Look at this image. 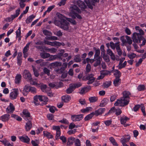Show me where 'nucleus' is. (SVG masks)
Here are the masks:
<instances>
[{"label":"nucleus","instance_id":"ddd939ff","mask_svg":"<svg viewBox=\"0 0 146 146\" xmlns=\"http://www.w3.org/2000/svg\"><path fill=\"white\" fill-rule=\"evenodd\" d=\"M129 119V118L123 115L120 118V122L121 124L124 125L125 127L129 125V124L126 123V121Z\"/></svg>","mask_w":146,"mask_h":146},{"label":"nucleus","instance_id":"7ed1b4c3","mask_svg":"<svg viewBox=\"0 0 146 146\" xmlns=\"http://www.w3.org/2000/svg\"><path fill=\"white\" fill-rule=\"evenodd\" d=\"M60 27L65 31H68L69 32L71 31V29L69 23L66 20H63L62 23L61 24Z\"/></svg>","mask_w":146,"mask_h":146},{"label":"nucleus","instance_id":"3c124183","mask_svg":"<svg viewBox=\"0 0 146 146\" xmlns=\"http://www.w3.org/2000/svg\"><path fill=\"white\" fill-rule=\"evenodd\" d=\"M46 50L52 53H54L56 52L57 50L56 49L54 48H47L46 49Z\"/></svg>","mask_w":146,"mask_h":146},{"label":"nucleus","instance_id":"9d476101","mask_svg":"<svg viewBox=\"0 0 146 146\" xmlns=\"http://www.w3.org/2000/svg\"><path fill=\"white\" fill-rule=\"evenodd\" d=\"M70 9L71 11L70 15H72L76 13H80L81 11L75 5H73L70 7Z\"/></svg>","mask_w":146,"mask_h":146},{"label":"nucleus","instance_id":"79ce46f5","mask_svg":"<svg viewBox=\"0 0 146 146\" xmlns=\"http://www.w3.org/2000/svg\"><path fill=\"white\" fill-rule=\"evenodd\" d=\"M44 134L45 136L46 137L48 138H52L53 137V135L47 131H44Z\"/></svg>","mask_w":146,"mask_h":146},{"label":"nucleus","instance_id":"a878e982","mask_svg":"<svg viewBox=\"0 0 146 146\" xmlns=\"http://www.w3.org/2000/svg\"><path fill=\"white\" fill-rule=\"evenodd\" d=\"M77 4L82 9H84L86 7V6L85 4L81 1H78Z\"/></svg>","mask_w":146,"mask_h":146},{"label":"nucleus","instance_id":"774afa93","mask_svg":"<svg viewBox=\"0 0 146 146\" xmlns=\"http://www.w3.org/2000/svg\"><path fill=\"white\" fill-rule=\"evenodd\" d=\"M66 19L68 21L70 22L73 25H75L76 24V22L74 19L69 18H66Z\"/></svg>","mask_w":146,"mask_h":146},{"label":"nucleus","instance_id":"2eb2a0df","mask_svg":"<svg viewBox=\"0 0 146 146\" xmlns=\"http://www.w3.org/2000/svg\"><path fill=\"white\" fill-rule=\"evenodd\" d=\"M19 138L21 141L25 143H28L30 141L29 138L27 136L23 135L19 136Z\"/></svg>","mask_w":146,"mask_h":146},{"label":"nucleus","instance_id":"c03bdc74","mask_svg":"<svg viewBox=\"0 0 146 146\" xmlns=\"http://www.w3.org/2000/svg\"><path fill=\"white\" fill-rule=\"evenodd\" d=\"M89 101L91 103H93L97 101L98 100V98L96 97H91L89 98Z\"/></svg>","mask_w":146,"mask_h":146},{"label":"nucleus","instance_id":"473e14b6","mask_svg":"<svg viewBox=\"0 0 146 146\" xmlns=\"http://www.w3.org/2000/svg\"><path fill=\"white\" fill-rule=\"evenodd\" d=\"M71 84H70L69 87L66 90V93L68 94H70L72 93L74 90Z\"/></svg>","mask_w":146,"mask_h":146},{"label":"nucleus","instance_id":"37998d69","mask_svg":"<svg viewBox=\"0 0 146 146\" xmlns=\"http://www.w3.org/2000/svg\"><path fill=\"white\" fill-rule=\"evenodd\" d=\"M114 74L115 76L116 77H119L121 76V73L120 72L117 70H114L113 71Z\"/></svg>","mask_w":146,"mask_h":146},{"label":"nucleus","instance_id":"c756f323","mask_svg":"<svg viewBox=\"0 0 146 146\" xmlns=\"http://www.w3.org/2000/svg\"><path fill=\"white\" fill-rule=\"evenodd\" d=\"M62 99L64 102H67L70 100L71 97L68 95L64 96L62 97Z\"/></svg>","mask_w":146,"mask_h":146},{"label":"nucleus","instance_id":"338daca9","mask_svg":"<svg viewBox=\"0 0 146 146\" xmlns=\"http://www.w3.org/2000/svg\"><path fill=\"white\" fill-rule=\"evenodd\" d=\"M62 141V143L64 144H65L66 141V138L64 136H61L59 138Z\"/></svg>","mask_w":146,"mask_h":146},{"label":"nucleus","instance_id":"de8ad7c7","mask_svg":"<svg viewBox=\"0 0 146 146\" xmlns=\"http://www.w3.org/2000/svg\"><path fill=\"white\" fill-rule=\"evenodd\" d=\"M71 84L74 89L76 88H78L81 86L82 85V84L80 82Z\"/></svg>","mask_w":146,"mask_h":146},{"label":"nucleus","instance_id":"20e7f679","mask_svg":"<svg viewBox=\"0 0 146 146\" xmlns=\"http://www.w3.org/2000/svg\"><path fill=\"white\" fill-rule=\"evenodd\" d=\"M19 94V90L18 89L14 88L9 94V97L11 100L16 99Z\"/></svg>","mask_w":146,"mask_h":146},{"label":"nucleus","instance_id":"5fc2aeb1","mask_svg":"<svg viewBox=\"0 0 146 146\" xmlns=\"http://www.w3.org/2000/svg\"><path fill=\"white\" fill-rule=\"evenodd\" d=\"M74 144L75 146H80L81 142L78 139H76L74 141Z\"/></svg>","mask_w":146,"mask_h":146},{"label":"nucleus","instance_id":"4c0bfd02","mask_svg":"<svg viewBox=\"0 0 146 146\" xmlns=\"http://www.w3.org/2000/svg\"><path fill=\"white\" fill-rule=\"evenodd\" d=\"M121 139H123V141L125 142H128L130 139V136L129 135H125L124 136H123Z\"/></svg>","mask_w":146,"mask_h":146},{"label":"nucleus","instance_id":"a19ab883","mask_svg":"<svg viewBox=\"0 0 146 146\" xmlns=\"http://www.w3.org/2000/svg\"><path fill=\"white\" fill-rule=\"evenodd\" d=\"M75 138L72 137H71L68 139V141L67 143V145L72 144L74 141Z\"/></svg>","mask_w":146,"mask_h":146},{"label":"nucleus","instance_id":"a18cd8bd","mask_svg":"<svg viewBox=\"0 0 146 146\" xmlns=\"http://www.w3.org/2000/svg\"><path fill=\"white\" fill-rule=\"evenodd\" d=\"M33 70L34 72V74L36 77H37L39 75V73L38 71L35 68L34 66H32Z\"/></svg>","mask_w":146,"mask_h":146},{"label":"nucleus","instance_id":"6ab92c4d","mask_svg":"<svg viewBox=\"0 0 146 146\" xmlns=\"http://www.w3.org/2000/svg\"><path fill=\"white\" fill-rule=\"evenodd\" d=\"M105 108H100L96 110L94 113L95 115L97 116L99 115L102 114L105 111Z\"/></svg>","mask_w":146,"mask_h":146},{"label":"nucleus","instance_id":"13d9d810","mask_svg":"<svg viewBox=\"0 0 146 146\" xmlns=\"http://www.w3.org/2000/svg\"><path fill=\"white\" fill-rule=\"evenodd\" d=\"M125 38L127 40V43L129 44H131L132 43V41L130 37L128 36H125Z\"/></svg>","mask_w":146,"mask_h":146},{"label":"nucleus","instance_id":"b1692460","mask_svg":"<svg viewBox=\"0 0 146 146\" xmlns=\"http://www.w3.org/2000/svg\"><path fill=\"white\" fill-rule=\"evenodd\" d=\"M108 99L107 98H104L101 101L99 106L101 107H104L108 103Z\"/></svg>","mask_w":146,"mask_h":146},{"label":"nucleus","instance_id":"f8f14e48","mask_svg":"<svg viewBox=\"0 0 146 146\" xmlns=\"http://www.w3.org/2000/svg\"><path fill=\"white\" fill-rule=\"evenodd\" d=\"M83 117V115L82 114L73 115H71V119L72 121H76L82 120Z\"/></svg>","mask_w":146,"mask_h":146},{"label":"nucleus","instance_id":"8fccbe9b","mask_svg":"<svg viewBox=\"0 0 146 146\" xmlns=\"http://www.w3.org/2000/svg\"><path fill=\"white\" fill-rule=\"evenodd\" d=\"M100 74H102L104 77L105 76L108 75L110 74V72L109 71L107 70H103L100 71Z\"/></svg>","mask_w":146,"mask_h":146},{"label":"nucleus","instance_id":"aec40b11","mask_svg":"<svg viewBox=\"0 0 146 146\" xmlns=\"http://www.w3.org/2000/svg\"><path fill=\"white\" fill-rule=\"evenodd\" d=\"M107 52V54L110 56L111 58L113 60H115V55L110 49L109 48L108 49Z\"/></svg>","mask_w":146,"mask_h":146},{"label":"nucleus","instance_id":"864d4df0","mask_svg":"<svg viewBox=\"0 0 146 146\" xmlns=\"http://www.w3.org/2000/svg\"><path fill=\"white\" fill-rule=\"evenodd\" d=\"M43 33L45 35L50 36L52 35V33L46 30H44L43 31Z\"/></svg>","mask_w":146,"mask_h":146},{"label":"nucleus","instance_id":"bf43d9fd","mask_svg":"<svg viewBox=\"0 0 146 146\" xmlns=\"http://www.w3.org/2000/svg\"><path fill=\"white\" fill-rule=\"evenodd\" d=\"M47 86L46 85H42L41 86V89L42 91L44 92L47 93L46 90Z\"/></svg>","mask_w":146,"mask_h":146},{"label":"nucleus","instance_id":"e2e57ef3","mask_svg":"<svg viewBox=\"0 0 146 146\" xmlns=\"http://www.w3.org/2000/svg\"><path fill=\"white\" fill-rule=\"evenodd\" d=\"M21 27H19L18 29L16 31V37H19L21 36Z\"/></svg>","mask_w":146,"mask_h":146},{"label":"nucleus","instance_id":"ea45409f","mask_svg":"<svg viewBox=\"0 0 146 146\" xmlns=\"http://www.w3.org/2000/svg\"><path fill=\"white\" fill-rule=\"evenodd\" d=\"M54 23L55 25L60 27L61 24L62 23V21H61V20L60 21H59L57 19L55 18V20H54Z\"/></svg>","mask_w":146,"mask_h":146},{"label":"nucleus","instance_id":"a211bd4d","mask_svg":"<svg viewBox=\"0 0 146 146\" xmlns=\"http://www.w3.org/2000/svg\"><path fill=\"white\" fill-rule=\"evenodd\" d=\"M29 121L26 123L25 126V129L27 131H29L32 127V124L31 122V120Z\"/></svg>","mask_w":146,"mask_h":146},{"label":"nucleus","instance_id":"f257e3e1","mask_svg":"<svg viewBox=\"0 0 146 146\" xmlns=\"http://www.w3.org/2000/svg\"><path fill=\"white\" fill-rule=\"evenodd\" d=\"M123 96L117 100L114 104L115 106L124 107L128 104L129 102L130 92L128 91H124L122 93Z\"/></svg>","mask_w":146,"mask_h":146},{"label":"nucleus","instance_id":"f704fd0d","mask_svg":"<svg viewBox=\"0 0 146 146\" xmlns=\"http://www.w3.org/2000/svg\"><path fill=\"white\" fill-rule=\"evenodd\" d=\"M74 61L75 62H79L81 61L80 55V54H77L75 56L74 58Z\"/></svg>","mask_w":146,"mask_h":146},{"label":"nucleus","instance_id":"69168bd1","mask_svg":"<svg viewBox=\"0 0 146 146\" xmlns=\"http://www.w3.org/2000/svg\"><path fill=\"white\" fill-rule=\"evenodd\" d=\"M29 90V92L34 93L36 92V89L34 87H30V89Z\"/></svg>","mask_w":146,"mask_h":146},{"label":"nucleus","instance_id":"cd10ccee","mask_svg":"<svg viewBox=\"0 0 146 146\" xmlns=\"http://www.w3.org/2000/svg\"><path fill=\"white\" fill-rule=\"evenodd\" d=\"M56 15L57 17L62 22L63 21V20H65V19L66 18L65 17L62 15V14H60V13L59 12L56 13Z\"/></svg>","mask_w":146,"mask_h":146},{"label":"nucleus","instance_id":"58836bf2","mask_svg":"<svg viewBox=\"0 0 146 146\" xmlns=\"http://www.w3.org/2000/svg\"><path fill=\"white\" fill-rule=\"evenodd\" d=\"M127 63V62L126 61H125L123 64H122V63H119L117 67L119 69H120L124 68L126 66Z\"/></svg>","mask_w":146,"mask_h":146},{"label":"nucleus","instance_id":"5701e85b","mask_svg":"<svg viewBox=\"0 0 146 146\" xmlns=\"http://www.w3.org/2000/svg\"><path fill=\"white\" fill-rule=\"evenodd\" d=\"M10 115L8 114H4L1 116L0 119L3 121H6L8 120L9 119Z\"/></svg>","mask_w":146,"mask_h":146},{"label":"nucleus","instance_id":"1a4fd4ad","mask_svg":"<svg viewBox=\"0 0 146 146\" xmlns=\"http://www.w3.org/2000/svg\"><path fill=\"white\" fill-rule=\"evenodd\" d=\"M23 115L22 117L26 120H31V118L30 114L28 110H24L23 111Z\"/></svg>","mask_w":146,"mask_h":146},{"label":"nucleus","instance_id":"9b49d317","mask_svg":"<svg viewBox=\"0 0 146 146\" xmlns=\"http://www.w3.org/2000/svg\"><path fill=\"white\" fill-rule=\"evenodd\" d=\"M52 128L54 130L56 131L55 138L57 140L59 139V137H60L61 134L60 128L58 126H54Z\"/></svg>","mask_w":146,"mask_h":146},{"label":"nucleus","instance_id":"6e6d98bb","mask_svg":"<svg viewBox=\"0 0 146 146\" xmlns=\"http://www.w3.org/2000/svg\"><path fill=\"white\" fill-rule=\"evenodd\" d=\"M78 13H76L74 14V15H72V17L74 18H75L76 17L77 18L79 19H82V18L81 16L79 15H78Z\"/></svg>","mask_w":146,"mask_h":146},{"label":"nucleus","instance_id":"2f4dec72","mask_svg":"<svg viewBox=\"0 0 146 146\" xmlns=\"http://www.w3.org/2000/svg\"><path fill=\"white\" fill-rule=\"evenodd\" d=\"M62 63L60 62H56L50 64V65L53 68H55L59 66H60L61 65Z\"/></svg>","mask_w":146,"mask_h":146},{"label":"nucleus","instance_id":"e433bc0d","mask_svg":"<svg viewBox=\"0 0 146 146\" xmlns=\"http://www.w3.org/2000/svg\"><path fill=\"white\" fill-rule=\"evenodd\" d=\"M120 83V79L119 77H116L113 81V84L116 86H117Z\"/></svg>","mask_w":146,"mask_h":146},{"label":"nucleus","instance_id":"423d86ee","mask_svg":"<svg viewBox=\"0 0 146 146\" xmlns=\"http://www.w3.org/2000/svg\"><path fill=\"white\" fill-rule=\"evenodd\" d=\"M94 75L93 74H89L84 77V80H88L87 82L88 84L92 83L95 80V78L94 77Z\"/></svg>","mask_w":146,"mask_h":146},{"label":"nucleus","instance_id":"f03ea898","mask_svg":"<svg viewBox=\"0 0 146 146\" xmlns=\"http://www.w3.org/2000/svg\"><path fill=\"white\" fill-rule=\"evenodd\" d=\"M34 103L35 105H37L39 104L38 102V100L40 101H43L46 102L48 101V98L46 96L42 95H36L34 97Z\"/></svg>","mask_w":146,"mask_h":146},{"label":"nucleus","instance_id":"412c9836","mask_svg":"<svg viewBox=\"0 0 146 146\" xmlns=\"http://www.w3.org/2000/svg\"><path fill=\"white\" fill-rule=\"evenodd\" d=\"M91 89L90 87H85L82 88L79 92V93L80 94H84L88 92Z\"/></svg>","mask_w":146,"mask_h":146},{"label":"nucleus","instance_id":"052dcab7","mask_svg":"<svg viewBox=\"0 0 146 146\" xmlns=\"http://www.w3.org/2000/svg\"><path fill=\"white\" fill-rule=\"evenodd\" d=\"M136 56V54L134 53H131L130 54H129L127 55V56L130 59H132L133 58H135Z\"/></svg>","mask_w":146,"mask_h":146},{"label":"nucleus","instance_id":"4468645a","mask_svg":"<svg viewBox=\"0 0 146 146\" xmlns=\"http://www.w3.org/2000/svg\"><path fill=\"white\" fill-rule=\"evenodd\" d=\"M114 110H115V114L117 115H119L122 113V111L120 109H115L114 107H112L109 111L106 114V115L108 114L109 113H112V111L114 112Z\"/></svg>","mask_w":146,"mask_h":146},{"label":"nucleus","instance_id":"393cba45","mask_svg":"<svg viewBox=\"0 0 146 146\" xmlns=\"http://www.w3.org/2000/svg\"><path fill=\"white\" fill-rule=\"evenodd\" d=\"M94 58L95 59L96 62L94 64V66L95 67H96L100 64L101 61L102 60V58L100 57H97L96 58Z\"/></svg>","mask_w":146,"mask_h":146},{"label":"nucleus","instance_id":"09e8293b","mask_svg":"<svg viewBox=\"0 0 146 146\" xmlns=\"http://www.w3.org/2000/svg\"><path fill=\"white\" fill-rule=\"evenodd\" d=\"M30 43L29 42L28 43L26 46L24 47L23 50V53H24L27 52L29 49V46L30 44Z\"/></svg>","mask_w":146,"mask_h":146},{"label":"nucleus","instance_id":"dca6fc26","mask_svg":"<svg viewBox=\"0 0 146 146\" xmlns=\"http://www.w3.org/2000/svg\"><path fill=\"white\" fill-rule=\"evenodd\" d=\"M17 64L19 66H20L22 62V54L21 52L18 53L17 57Z\"/></svg>","mask_w":146,"mask_h":146},{"label":"nucleus","instance_id":"7c9ffc66","mask_svg":"<svg viewBox=\"0 0 146 146\" xmlns=\"http://www.w3.org/2000/svg\"><path fill=\"white\" fill-rule=\"evenodd\" d=\"M40 55L42 58L44 59L48 58L50 56V54L49 53L46 52H41Z\"/></svg>","mask_w":146,"mask_h":146},{"label":"nucleus","instance_id":"603ef678","mask_svg":"<svg viewBox=\"0 0 146 146\" xmlns=\"http://www.w3.org/2000/svg\"><path fill=\"white\" fill-rule=\"evenodd\" d=\"M35 62L37 64H40L41 66L44 65L45 64L43 62V60L41 59H40L36 60Z\"/></svg>","mask_w":146,"mask_h":146},{"label":"nucleus","instance_id":"c85d7f7f","mask_svg":"<svg viewBox=\"0 0 146 146\" xmlns=\"http://www.w3.org/2000/svg\"><path fill=\"white\" fill-rule=\"evenodd\" d=\"M35 17V16L32 15L29 17L26 20L27 23H29L32 22L33 19Z\"/></svg>","mask_w":146,"mask_h":146},{"label":"nucleus","instance_id":"49530a36","mask_svg":"<svg viewBox=\"0 0 146 146\" xmlns=\"http://www.w3.org/2000/svg\"><path fill=\"white\" fill-rule=\"evenodd\" d=\"M94 115H95L94 113H92L88 115L85 118V120H88L91 119Z\"/></svg>","mask_w":146,"mask_h":146},{"label":"nucleus","instance_id":"bb28decb","mask_svg":"<svg viewBox=\"0 0 146 146\" xmlns=\"http://www.w3.org/2000/svg\"><path fill=\"white\" fill-rule=\"evenodd\" d=\"M93 50L95 51V54L94 56V58H96L97 57H99V56L100 54V49L98 48H97L96 47H93Z\"/></svg>","mask_w":146,"mask_h":146},{"label":"nucleus","instance_id":"72a5a7b5","mask_svg":"<svg viewBox=\"0 0 146 146\" xmlns=\"http://www.w3.org/2000/svg\"><path fill=\"white\" fill-rule=\"evenodd\" d=\"M109 140L113 145L114 146H118V144L113 137H110L109 138Z\"/></svg>","mask_w":146,"mask_h":146},{"label":"nucleus","instance_id":"6e6552de","mask_svg":"<svg viewBox=\"0 0 146 146\" xmlns=\"http://www.w3.org/2000/svg\"><path fill=\"white\" fill-rule=\"evenodd\" d=\"M23 76L27 80H31L32 79L31 75L30 72L27 70H25L23 74Z\"/></svg>","mask_w":146,"mask_h":146},{"label":"nucleus","instance_id":"0e129e2a","mask_svg":"<svg viewBox=\"0 0 146 146\" xmlns=\"http://www.w3.org/2000/svg\"><path fill=\"white\" fill-rule=\"evenodd\" d=\"M29 81L30 82L31 84L32 85H37L38 84L37 83V81L36 79L35 80V81H34L33 80H32V78L31 80H30Z\"/></svg>","mask_w":146,"mask_h":146},{"label":"nucleus","instance_id":"0eeeda50","mask_svg":"<svg viewBox=\"0 0 146 146\" xmlns=\"http://www.w3.org/2000/svg\"><path fill=\"white\" fill-rule=\"evenodd\" d=\"M99 0H86L85 2L88 7L92 9H93V5L94 6L96 3H98Z\"/></svg>","mask_w":146,"mask_h":146},{"label":"nucleus","instance_id":"680f3d73","mask_svg":"<svg viewBox=\"0 0 146 146\" xmlns=\"http://www.w3.org/2000/svg\"><path fill=\"white\" fill-rule=\"evenodd\" d=\"M111 84V82L110 81L106 82L103 84L104 87L105 88H108L110 86Z\"/></svg>","mask_w":146,"mask_h":146},{"label":"nucleus","instance_id":"c9c22d12","mask_svg":"<svg viewBox=\"0 0 146 146\" xmlns=\"http://www.w3.org/2000/svg\"><path fill=\"white\" fill-rule=\"evenodd\" d=\"M135 29L136 31H138L139 33V35L140 36H141L144 35L145 32L144 31L141 29H140L139 27L136 26L135 27Z\"/></svg>","mask_w":146,"mask_h":146},{"label":"nucleus","instance_id":"39448f33","mask_svg":"<svg viewBox=\"0 0 146 146\" xmlns=\"http://www.w3.org/2000/svg\"><path fill=\"white\" fill-rule=\"evenodd\" d=\"M142 37V36H140L139 33H134L133 34L132 38L134 42L140 43Z\"/></svg>","mask_w":146,"mask_h":146},{"label":"nucleus","instance_id":"4be33fe9","mask_svg":"<svg viewBox=\"0 0 146 146\" xmlns=\"http://www.w3.org/2000/svg\"><path fill=\"white\" fill-rule=\"evenodd\" d=\"M21 78L22 76L21 74H17L15 77V83L17 84H19L21 81Z\"/></svg>","mask_w":146,"mask_h":146},{"label":"nucleus","instance_id":"f3484780","mask_svg":"<svg viewBox=\"0 0 146 146\" xmlns=\"http://www.w3.org/2000/svg\"><path fill=\"white\" fill-rule=\"evenodd\" d=\"M15 110V108L13 105L10 103L9 106L6 109V111L8 113H12Z\"/></svg>","mask_w":146,"mask_h":146},{"label":"nucleus","instance_id":"4d7b16f0","mask_svg":"<svg viewBox=\"0 0 146 146\" xmlns=\"http://www.w3.org/2000/svg\"><path fill=\"white\" fill-rule=\"evenodd\" d=\"M31 143L33 146H38V144L39 143V141L38 140H32Z\"/></svg>","mask_w":146,"mask_h":146}]
</instances>
